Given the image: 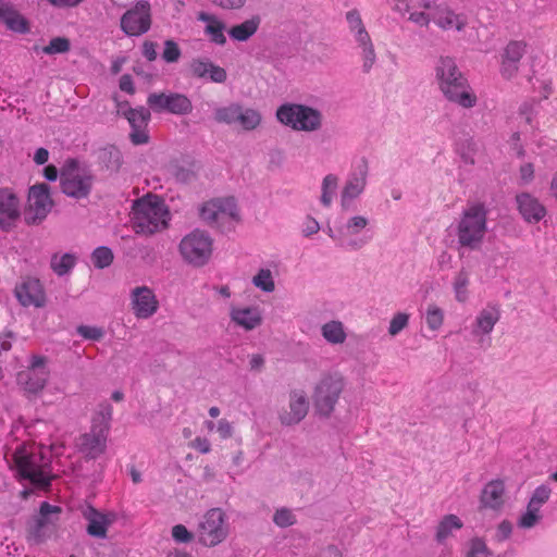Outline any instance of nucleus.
Segmentation results:
<instances>
[{
  "label": "nucleus",
  "mask_w": 557,
  "mask_h": 557,
  "mask_svg": "<svg viewBox=\"0 0 557 557\" xmlns=\"http://www.w3.org/2000/svg\"><path fill=\"white\" fill-rule=\"evenodd\" d=\"M51 207L52 200L46 184L35 185L29 189L28 210L34 221L46 218Z\"/></svg>",
  "instance_id": "obj_27"
},
{
  "label": "nucleus",
  "mask_w": 557,
  "mask_h": 557,
  "mask_svg": "<svg viewBox=\"0 0 557 557\" xmlns=\"http://www.w3.org/2000/svg\"><path fill=\"white\" fill-rule=\"evenodd\" d=\"M147 104L154 113L186 115L193 110L189 98L177 92H151L147 98Z\"/></svg>",
  "instance_id": "obj_15"
},
{
  "label": "nucleus",
  "mask_w": 557,
  "mask_h": 557,
  "mask_svg": "<svg viewBox=\"0 0 557 557\" xmlns=\"http://www.w3.org/2000/svg\"><path fill=\"white\" fill-rule=\"evenodd\" d=\"M502 317L500 306L495 302H488L475 314L470 326L472 337L479 342L488 336Z\"/></svg>",
  "instance_id": "obj_22"
},
{
  "label": "nucleus",
  "mask_w": 557,
  "mask_h": 557,
  "mask_svg": "<svg viewBox=\"0 0 557 557\" xmlns=\"http://www.w3.org/2000/svg\"><path fill=\"white\" fill-rule=\"evenodd\" d=\"M273 522L280 528H287L296 523V516L288 508H280L274 512Z\"/></svg>",
  "instance_id": "obj_51"
},
{
  "label": "nucleus",
  "mask_w": 557,
  "mask_h": 557,
  "mask_svg": "<svg viewBox=\"0 0 557 557\" xmlns=\"http://www.w3.org/2000/svg\"><path fill=\"white\" fill-rule=\"evenodd\" d=\"M129 306L137 319L146 320L158 312L159 300L152 288L136 286L129 292Z\"/></svg>",
  "instance_id": "obj_19"
},
{
  "label": "nucleus",
  "mask_w": 557,
  "mask_h": 557,
  "mask_svg": "<svg viewBox=\"0 0 557 557\" xmlns=\"http://www.w3.org/2000/svg\"><path fill=\"white\" fill-rule=\"evenodd\" d=\"M516 201L520 214L528 223H537L546 215L545 206L529 193L517 195Z\"/></svg>",
  "instance_id": "obj_29"
},
{
  "label": "nucleus",
  "mask_w": 557,
  "mask_h": 557,
  "mask_svg": "<svg viewBox=\"0 0 557 557\" xmlns=\"http://www.w3.org/2000/svg\"><path fill=\"white\" fill-rule=\"evenodd\" d=\"M470 272L467 269H461L453 280V290L455 294V299L465 304L468 301L470 293Z\"/></svg>",
  "instance_id": "obj_39"
},
{
  "label": "nucleus",
  "mask_w": 557,
  "mask_h": 557,
  "mask_svg": "<svg viewBox=\"0 0 557 557\" xmlns=\"http://www.w3.org/2000/svg\"><path fill=\"white\" fill-rule=\"evenodd\" d=\"M487 232V211L484 205L473 202L462 210L456 226L459 248L476 250Z\"/></svg>",
  "instance_id": "obj_4"
},
{
  "label": "nucleus",
  "mask_w": 557,
  "mask_h": 557,
  "mask_svg": "<svg viewBox=\"0 0 557 557\" xmlns=\"http://www.w3.org/2000/svg\"><path fill=\"white\" fill-rule=\"evenodd\" d=\"M276 272L268 267L260 268L251 277L252 285L264 294H271L276 289Z\"/></svg>",
  "instance_id": "obj_38"
},
{
  "label": "nucleus",
  "mask_w": 557,
  "mask_h": 557,
  "mask_svg": "<svg viewBox=\"0 0 557 557\" xmlns=\"http://www.w3.org/2000/svg\"><path fill=\"white\" fill-rule=\"evenodd\" d=\"M212 2L225 10H237L244 7L246 0H212Z\"/></svg>",
  "instance_id": "obj_63"
},
{
  "label": "nucleus",
  "mask_w": 557,
  "mask_h": 557,
  "mask_svg": "<svg viewBox=\"0 0 557 557\" xmlns=\"http://www.w3.org/2000/svg\"><path fill=\"white\" fill-rule=\"evenodd\" d=\"M424 319L430 330L438 331L444 323V311L436 305H429Z\"/></svg>",
  "instance_id": "obj_44"
},
{
  "label": "nucleus",
  "mask_w": 557,
  "mask_h": 557,
  "mask_svg": "<svg viewBox=\"0 0 557 557\" xmlns=\"http://www.w3.org/2000/svg\"><path fill=\"white\" fill-rule=\"evenodd\" d=\"M519 70V64L503 57L500 74L506 79L512 78Z\"/></svg>",
  "instance_id": "obj_59"
},
{
  "label": "nucleus",
  "mask_w": 557,
  "mask_h": 557,
  "mask_svg": "<svg viewBox=\"0 0 557 557\" xmlns=\"http://www.w3.org/2000/svg\"><path fill=\"white\" fill-rule=\"evenodd\" d=\"M228 318L234 327L252 332L262 326L264 312L258 305H231Z\"/></svg>",
  "instance_id": "obj_17"
},
{
  "label": "nucleus",
  "mask_w": 557,
  "mask_h": 557,
  "mask_svg": "<svg viewBox=\"0 0 557 557\" xmlns=\"http://www.w3.org/2000/svg\"><path fill=\"white\" fill-rule=\"evenodd\" d=\"M434 72L440 90L449 101L466 109L473 108L476 104V95L453 58L441 57L436 61Z\"/></svg>",
  "instance_id": "obj_1"
},
{
  "label": "nucleus",
  "mask_w": 557,
  "mask_h": 557,
  "mask_svg": "<svg viewBox=\"0 0 557 557\" xmlns=\"http://www.w3.org/2000/svg\"><path fill=\"white\" fill-rule=\"evenodd\" d=\"M21 201L9 188H0V228L8 231L18 221Z\"/></svg>",
  "instance_id": "obj_25"
},
{
  "label": "nucleus",
  "mask_w": 557,
  "mask_h": 557,
  "mask_svg": "<svg viewBox=\"0 0 557 557\" xmlns=\"http://www.w3.org/2000/svg\"><path fill=\"white\" fill-rule=\"evenodd\" d=\"M275 116L282 125L296 132L314 133L323 126L322 112L302 103L285 102L276 109Z\"/></svg>",
  "instance_id": "obj_8"
},
{
  "label": "nucleus",
  "mask_w": 557,
  "mask_h": 557,
  "mask_svg": "<svg viewBox=\"0 0 557 557\" xmlns=\"http://www.w3.org/2000/svg\"><path fill=\"white\" fill-rule=\"evenodd\" d=\"M178 253L188 265L201 268L212 257L213 238L207 231L196 228L183 236L178 244Z\"/></svg>",
  "instance_id": "obj_10"
},
{
  "label": "nucleus",
  "mask_w": 557,
  "mask_h": 557,
  "mask_svg": "<svg viewBox=\"0 0 557 557\" xmlns=\"http://www.w3.org/2000/svg\"><path fill=\"white\" fill-rule=\"evenodd\" d=\"M327 235L345 250L357 251L372 240L370 219L366 214H351L335 228L327 227Z\"/></svg>",
  "instance_id": "obj_6"
},
{
  "label": "nucleus",
  "mask_w": 557,
  "mask_h": 557,
  "mask_svg": "<svg viewBox=\"0 0 557 557\" xmlns=\"http://www.w3.org/2000/svg\"><path fill=\"white\" fill-rule=\"evenodd\" d=\"M309 411V400L301 389L290 392L288 406L278 412L280 422L283 425L292 426L301 422Z\"/></svg>",
  "instance_id": "obj_23"
},
{
  "label": "nucleus",
  "mask_w": 557,
  "mask_h": 557,
  "mask_svg": "<svg viewBox=\"0 0 557 557\" xmlns=\"http://www.w3.org/2000/svg\"><path fill=\"white\" fill-rule=\"evenodd\" d=\"M172 539L176 543H189L194 539V534L183 524H176L171 531Z\"/></svg>",
  "instance_id": "obj_55"
},
{
  "label": "nucleus",
  "mask_w": 557,
  "mask_h": 557,
  "mask_svg": "<svg viewBox=\"0 0 557 557\" xmlns=\"http://www.w3.org/2000/svg\"><path fill=\"white\" fill-rule=\"evenodd\" d=\"M13 460L21 479L28 480L37 488L48 487L51 480L50 463L41 447L24 443L15 449Z\"/></svg>",
  "instance_id": "obj_3"
},
{
  "label": "nucleus",
  "mask_w": 557,
  "mask_h": 557,
  "mask_svg": "<svg viewBox=\"0 0 557 557\" xmlns=\"http://www.w3.org/2000/svg\"><path fill=\"white\" fill-rule=\"evenodd\" d=\"M7 26L15 32L23 33L27 29L25 20L14 11H0Z\"/></svg>",
  "instance_id": "obj_47"
},
{
  "label": "nucleus",
  "mask_w": 557,
  "mask_h": 557,
  "mask_svg": "<svg viewBox=\"0 0 557 557\" xmlns=\"http://www.w3.org/2000/svg\"><path fill=\"white\" fill-rule=\"evenodd\" d=\"M524 52L525 44L523 41H511L506 46L503 57L519 64Z\"/></svg>",
  "instance_id": "obj_50"
},
{
  "label": "nucleus",
  "mask_w": 557,
  "mask_h": 557,
  "mask_svg": "<svg viewBox=\"0 0 557 557\" xmlns=\"http://www.w3.org/2000/svg\"><path fill=\"white\" fill-rule=\"evenodd\" d=\"M77 334L85 339L99 341L104 336V330L94 325H79Z\"/></svg>",
  "instance_id": "obj_53"
},
{
  "label": "nucleus",
  "mask_w": 557,
  "mask_h": 557,
  "mask_svg": "<svg viewBox=\"0 0 557 557\" xmlns=\"http://www.w3.org/2000/svg\"><path fill=\"white\" fill-rule=\"evenodd\" d=\"M239 104L231 103L225 107H220L214 111V120L219 123H225L227 125L237 124Z\"/></svg>",
  "instance_id": "obj_43"
},
{
  "label": "nucleus",
  "mask_w": 557,
  "mask_h": 557,
  "mask_svg": "<svg viewBox=\"0 0 557 557\" xmlns=\"http://www.w3.org/2000/svg\"><path fill=\"white\" fill-rule=\"evenodd\" d=\"M200 219L222 232L232 230L240 220L239 209L234 197L212 198L199 209Z\"/></svg>",
  "instance_id": "obj_9"
},
{
  "label": "nucleus",
  "mask_w": 557,
  "mask_h": 557,
  "mask_svg": "<svg viewBox=\"0 0 557 557\" xmlns=\"http://www.w3.org/2000/svg\"><path fill=\"white\" fill-rule=\"evenodd\" d=\"M15 296L24 307H44L46 304L45 289L39 280L34 277L24 278L15 287Z\"/></svg>",
  "instance_id": "obj_24"
},
{
  "label": "nucleus",
  "mask_w": 557,
  "mask_h": 557,
  "mask_svg": "<svg viewBox=\"0 0 557 557\" xmlns=\"http://www.w3.org/2000/svg\"><path fill=\"white\" fill-rule=\"evenodd\" d=\"M196 534L198 542L206 547H214L225 541L230 534L225 511L221 508L207 510L199 519Z\"/></svg>",
  "instance_id": "obj_13"
},
{
  "label": "nucleus",
  "mask_w": 557,
  "mask_h": 557,
  "mask_svg": "<svg viewBox=\"0 0 557 557\" xmlns=\"http://www.w3.org/2000/svg\"><path fill=\"white\" fill-rule=\"evenodd\" d=\"M347 380L339 371H326L314 383L311 399L318 416L329 418L345 391Z\"/></svg>",
  "instance_id": "obj_7"
},
{
  "label": "nucleus",
  "mask_w": 557,
  "mask_h": 557,
  "mask_svg": "<svg viewBox=\"0 0 557 557\" xmlns=\"http://www.w3.org/2000/svg\"><path fill=\"white\" fill-rule=\"evenodd\" d=\"M198 20L206 23L205 34L209 36L212 42L221 46L226 42L224 35L225 25L220 18L212 14L200 12Z\"/></svg>",
  "instance_id": "obj_34"
},
{
  "label": "nucleus",
  "mask_w": 557,
  "mask_h": 557,
  "mask_svg": "<svg viewBox=\"0 0 557 557\" xmlns=\"http://www.w3.org/2000/svg\"><path fill=\"white\" fill-rule=\"evenodd\" d=\"M215 432L219 434V437L221 440H228L233 436V434L235 432V428L231 421L223 418L216 422V431Z\"/></svg>",
  "instance_id": "obj_56"
},
{
  "label": "nucleus",
  "mask_w": 557,
  "mask_h": 557,
  "mask_svg": "<svg viewBox=\"0 0 557 557\" xmlns=\"http://www.w3.org/2000/svg\"><path fill=\"white\" fill-rule=\"evenodd\" d=\"M92 177L86 170L69 166L61 174V187L64 194L74 198L86 197L91 188Z\"/></svg>",
  "instance_id": "obj_18"
},
{
  "label": "nucleus",
  "mask_w": 557,
  "mask_h": 557,
  "mask_svg": "<svg viewBox=\"0 0 557 557\" xmlns=\"http://www.w3.org/2000/svg\"><path fill=\"white\" fill-rule=\"evenodd\" d=\"M92 264L98 269L109 267L113 261V252L110 248L100 246L91 253Z\"/></svg>",
  "instance_id": "obj_46"
},
{
  "label": "nucleus",
  "mask_w": 557,
  "mask_h": 557,
  "mask_svg": "<svg viewBox=\"0 0 557 557\" xmlns=\"http://www.w3.org/2000/svg\"><path fill=\"white\" fill-rule=\"evenodd\" d=\"M432 22L443 30L460 32L467 25V18L461 13H456L446 4L435 5L432 11Z\"/></svg>",
  "instance_id": "obj_28"
},
{
  "label": "nucleus",
  "mask_w": 557,
  "mask_h": 557,
  "mask_svg": "<svg viewBox=\"0 0 557 557\" xmlns=\"http://www.w3.org/2000/svg\"><path fill=\"white\" fill-rule=\"evenodd\" d=\"M519 124L527 132L535 133L541 129V106L535 100L523 102L518 112Z\"/></svg>",
  "instance_id": "obj_32"
},
{
  "label": "nucleus",
  "mask_w": 557,
  "mask_h": 557,
  "mask_svg": "<svg viewBox=\"0 0 557 557\" xmlns=\"http://www.w3.org/2000/svg\"><path fill=\"white\" fill-rule=\"evenodd\" d=\"M345 21L349 35L351 36L356 48L359 50L362 61V71L364 73H369L376 63V52L360 11L357 9L347 11L345 14Z\"/></svg>",
  "instance_id": "obj_12"
},
{
  "label": "nucleus",
  "mask_w": 557,
  "mask_h": 557,
  "mask_svg": "<svg viewBox=\"0 0 557 557\" xmlns=\"http://www.w3.org/2000/svg\"><path fill=\"white\" fill-rule=\"evenodd\" d=\"M552 495V488L547 484L537 486L528 503V506L542 510V507L548 502Z\"/></svg>",
  "instance_id": "obj_45"
},
{
  "label": "nucleus",
  "mask_w": 557,
  "mask_h": 557,
  "mask_svg": "<svg viewBox=\"0 0 557 557\" xmlns=\"http://www.w3.org/2000/svg\"><path fill=\"white\" fill-rule=\"evenodd\" d=\"M370 165L367 157L355 158L339 191L342 211H349L355 201L366 191Z\"/></svg>",
  "instance_id": "obj_11"
},
{
  "label": "nucleus",
  "mask_w": 557,
  "mask_h": 557,
  "mask_svg": "<svg viewBox=\"0 0 557 557\" xmlns=\"http://www.w3.org/2000/svg\"><path fill=\"white\" fill-rule=\"evenodd\" d=\"M339 177L337 174L329 173L323 176L320 186L319 201L322 207L330 208L338 193Z\"/></svg>",
  "instance_id": "obj_36"
},
{
  "label": "nucleus",
  "mask_w": 557,
  "mask_h": 557,
  "mask_svg": "<svg viewBox=\"0 0 557 557\" xmlns=\"http://www.w3.org/2000/svg\"><path fill=\"white\" fill-rule=\"evenodd\" d=\"M262 121L261 113L253 108L239 107L237 124L245 131L256 129Z\"/></svg>",
  "instance_id": "obj_40"
},
{
  "label": "nucleus",
  "mask_w": 557,
  "mask_h": 557,
  "mask_svg": "<svg viewBox=\"0 0 557 557\" xmlns=\"http://www.w3.org/2000/svg\"><path fill=\"white\" fill-rule=\"evenodd\" d=\"M466 557H492V553L484 541L473 539L468 545Z\"/></svg>",
  "instance_id": "obj_52"
},
{
  "label": "nucleus",
  "mask_w": 557,
  "mask_h": 557,
  "mask_svg": "<svg viewBox=\"0 0 557 557\" xmlns=\"http://www.w3.org/2000/svg\"><path fill=\"white\" fill-rule=\"evenodd\" d=\"M151 25L150 7L147 2H138L121 17V28L128 36H139Z\"/></svg>",
  "instance_id": "obj_21"
},
{
  "label": "nucleus",
  "mask_w": 557,
  "mask_h": 557,
  "mask_svg": "<svg viewBox=\"0 0 557 557\" xmlns=\"http://www.w3.org/2000/svg\"><path fill=\"white\" fill-rule=\"evenodd\" d=\"M111 419V405H100L92 418L90 430L76 438L75 446L85 458L97 459L106 453Z\"/></svg>",
  "instance_id": "obj_5"
},
{
  "label": "nucleus",
  "mask_w": 557,
  "mask_h": 557,
  "mask_svg": "<svg viewBox=\"0 0 557 557\" xmlns=\"http://www.w3.org/2000/svg\"><path fill=\"white\" fill-rule=\"evenodd\" d=\"M50 379L49 359L41 355H32L28 367L16 375L17 385L27 395H38Z\"/></svg>",
  "instance_id": "obj_14"
},
{
  "label": "nucleus",
  "mask_w": 557,
  "mask_h": 557,
  "mask_svg": "<svg viewBox=\"0 0 557 557\" xmlns=\"http://www.w3.org/2000/svg\"><path fill=\"white\" fill-rule=\"evenodd\" d=\"M320 223L312 216L308 215L305 218L301 225V234L305 237H311L320 231Z\"/></svg>",
  "instance_id": "obj_58"
},
{
  "label": "nucleus",
  "mask_w": 557,
  "mask_h": 557,
  "mask_svg": "<svg viewBox=\"0 0 557 557\" xmlns=\"http://www.w3.org/2000/svg\"><path fill=\"white\" fill-rule=\"evenodd\" d=\"M170 210L162 198L148 194L133 205L132 223L137 234L153 235L168 228Z\"/></svg>",
  "instance_id": "obj_2"
},
{
  "label": "nucleus",
  "mask_w": 557,
  "mask_h": 557,
  "mask_svg": "<svg viewBox=\"0 0 557 557\" xmlns=\"http://www.w3.org/2000/svg\"><path fill=\"white\" fill-rule=\"evenodd\" d=\"M51 268L59 275L67 274L76 263V257L73 253H54L51 257Z\"/></svg>",
  "instance_id": "obj_41"
},
{
  "label": "nucleus",
  "mask_w": 557,
  "mask_h": 557,
  "mask_svg": "<svg viewBox=\"0 0 557 557\" xmlns=\"http://www.w3.org/2000/svg\"><path fill=\"white\" fill-rule=\"evenodd\" d=\"M190 73L193 76L201 79H209L212 83H224L226 81V71L215 65L207 59H194L189 64Z\"/></svg>",
  "instance_id": "obj_30"
},
{
  "label": "nucleus",
  "mask_w": 557,
  "mask_h": 557,
  "mask_svg": "<svg viewBox=\"0 0 557 557\" xmlns=\"http://www.w3.org/2000/svg\"><path fill=\"white\" fill-rule=\"evenodd\" d=\"M408 20L418 26L428 27L430 22L432 21V12H411L408 16Z\"/></svg>",
  "instance_id": "obj_60"
},
{
  "label": "nucleus",
  "mask_w": 557,
  "mask_h": 557,
  "mask_svg": "<svg viewBox=\"0 0 557 557\" xmlns=\"http://www.w3.org/2000/svg\"><path fill=\"white\" fill-rule=\"evenodd\" d=\"M82 516L87 521V533L97 539H106L109 528L117 520L115 511L98 510L91 505L82 508Z\"/></svg>",
  "instance_id": "obj_20"
},
{
  "label": "nucleus",
  "mask_w": 557,
  "mask_h": 557,
  "mask_svg": "<svg viewBox=\"0 0 557 557\" xmlns=\"http://www.w3.org/2000/svg\"><path fill=\"white\" fill-rule=\"evenodd\" d=\"M542 510L527 505L525 510H523L517 519V527L522 530H530L535 528L542 521Z\"/></svg>",
  "instance_id": "obj_42"
},
{
  "label": "nucleus",
  "mask_w": 557,
  "mask_h": 557,
  "mask_svg": "<svg viewBox=\"0 0 557 557\" xmlns=\"http://www.w3.org/2000/svg\"><path fill=\"white\" fill-rule=\"evenodd\" d=\"M260 23L261 18L259 16H252L240 24L232 26L228 29V35L235 41H247L257 33Z\"/></svg>",
  "instance_id": "obj_37"
},
{
  "label": "nucleus",
  "mask_w": 557,
  "mask_h": 557,
  "mask_svg": "<svg viewBox=\"0 0 557 557\" xmlns=\"http://www.w3.org/2000/svg\"><path fill=\"white\" fill-rule=\"evenodd\" d=\"M181 57V50L176 42L173 40H166L164 42V49L162 58L168 63L176 62Z\"/></svg>",
  "instance_id": "obj_54"
},
{
  "label": "nucleus",
  "mask_w": 557,
  "mask_h": 557,
  "mask_svg": "<svg viewBox=\"0 0 557 557\" xmlns=\"http://www.w3.org/2000/svg\"><path fill=\"white\" fill-rule=\"evenodd\" d=\"M70 41L64 37H55L50 40L49 45L41 48L45 54H59L65 53L70 50Z\"/></svg>",
  "instance_id": "obj_49"
},
{
  "label": "nucleus",
  "mask_w": 557,
  "mask_h": 557,
  "mask_svg": "<svg viewBox=\"0 0 557 557\" xmlns=\"http://www.w3.org/2000/svg\"><path fill=\"white\" fill-rule=\"evenodd\" d=\"M506 502L505 483L492 480L484 485L480 494V509L500 511Z\"/></svg>",
  "instance_id": "obj_26"
},
{
  "label": "nucleus",
  "mask_w": 557,
  "mask_h": 557,
  "mask_svg": "<svg viewBox=\"0 0 557 557\" xmlns=\"http://www.w3.org/2000/svg\"><path fill=\"white\" fill-rule=\"evenodd\" d=\"M117 113L123 115L132 128L129 133L131 141L134 145H144L149 140L148 123L150 121V111L147 108H129L127 103L117 104Z\"/></svg>",
  "instance_id": "obj_16"
},
{
  "label": "nucleus",
  "mask_w": 557,
  "mask_h": 557,
  "mask_svg": "<svg viewBox=\"0 0 557 557\" xmlns=\"http://www.w3.org/2000/svg\"><path fill=\"white\" fill-rule=\"evenodd\" d=\"M60 513L61 508L59 506H53L46 502L40 505L39 516L36 520V525L33 532V536L36 543H39L44 540L46 535V529L50 527L54 528L57 525Z\"/></svg>",
  "instance_id": "obj_31"
},
{
  "label": "nucleus",
  "mask_w": 557,
  "mask_h": 557,
  "mask_svg": "<svg viewBox=\"0 0 557 557\" xmlns=\"http://www.w3.org/2000/svg\"><path fill=\"white\" fill-rule=\"evenodd\" d=\"M513 531V524L508 520H503L495 530V540L504 542L510 537Z\"/></svg>",
  "instance_id": "obj_57"
},
{
  "label": "nucleus",
  "mask_w": 557,
  "mask_h": 557,
  "mask_svg": "<svg viewBox=\"0 0 557 557\" xmlns=\"http://www.w3.org/2000/svg\"><path fill=\"white\" fill-rule=\"evenodd\" d=\"M190 447L198 450L201 454H208L211 450V444L208 438L197 436L190 442Z\"/></svg>",
  "instance_id": "obj_62"
},
{
  "label": "nucleus",
  "mask_w": 557,
  "mask_h": 557,
  "mask_svg": "<svg viewBox=\"0 0 557 557\" xmlns=\"http://www.w3.org/2000/svg\"><path fill=\"white\" fill-rule=\"evenodd\" d=\"M463 522L456 515L444 516L436 527L435 539L438 543L444 544L449 537L454 536L456 532L461 530Z\"/></svg>",
  "instance_id": "obj_35"
},
{
  "label": "nucleus",
  "mask_w": 557,
  "mask_h": 557,
  "mask_svg": "<svg viewBox=\"0 0 557 557\" xmlns=\"http://www.w3.org/2000/svg\"><path fill=\"white\" fill-rule=\"evenodd\" d=\"M534 177V166L532 163H525L520 168V181L523 184H529Z\"/></svg>",
  "instance_id": "obj_64"
},
{
  "label": "nucleus",
  "mask_w": 557,
  "mask_h": 557,
  "mask_svg": "<svg viewBox=\"0 0 557 557\" xmlns=\"http://www.w3.org/2000/svg\"><path fill=\"white\" fill-rule=\"evenodd\" d=\"M410 314L407 312L399 311L395 313L389 321L388 334L393 337L397 336L401 331H404L408 326Z\"/></svg>",
  "instance_id": "obj_48"
},
{
  "label": "nucleus",
  "mask_w": 557,
  "mask_h": 557,
  "mask_svg": "<svg viewBox=\"0 0 557 557\" xmlns=\"http://www.w3.org/2000/svg\"><path fill=\"white\" fill-rule=\"evenodd\" d=\"M265 363L264 356L261 354H252L248 359V367L250 371L260 372Z\"/></svg>",
  "instance_id": "obj_61"
},
{
  "label": "nucleus",
  "mask_w": 557,
  "mask_h": 557,
  "mask_svg": "<svg viewBox=\"0 0 557 557\" xmlns=\"http://www.w3.org/2000/svg\"><path fill=\"white\" fill-rule=\"evenodd\" d=\"M320 333L324 342L331 346H342L348 338L346 325L337 319L327 320L322 323Z\"/></svg>",
  "instance_id": "obj_33"
}]
</instances>
